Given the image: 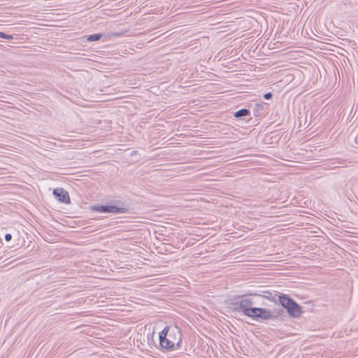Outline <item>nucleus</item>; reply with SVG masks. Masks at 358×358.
Returning a JSON list of instances; mask_svg holds the SVG:
<instances>
[{"instance_id":"obj_14","label":"nucleus","mask_w":358,"mask_h":358,"mask_svg":"<svg viewBox=\"0 0 358 358\" xmlns=\"http://www.w3.org/2000/svg\"><path fill=\"white\" fill-rule=\"evenodd\" d=\"M2 38L7 39V40H11V39H13L14 37L13 35L4 33V36H3Z\"/></svg>"},{"instance_id":"obj_7","label":"nucleus","mask_w":358,"mask_h":358,"mask_svg":"<svg viewBox=\"0 0 358 358\" xmlns=\"http://www.w3.org/2000/svg\"><path fill=\"white\" fill-rule=\"evenodd\" d=\"M53 195L55 199L63 203L69 204L71 199L69 192L62 187H57L53 189Z\"/></svg>"},{"instance_id":"obj_13","label":"nucleus","mask_w":358,"mask_h":358,"mask_svg":"<svg viewBox=\"0 0 358 358\" xmlns=\"http://www.w3.org/2000/svg\"><path fill=\"white\" fill-rule=\"evenodd\" d=\"M264 99H266V100H269L271 99H272L273 97V93L271 92H266L264 94L263 96Z\"/></svg>"},{"instance_id":"obj_12","label":"nucleus","mask_w":358,"mask_h":358,"mask_svg":"<svg viewBox=\"0 0 358 358\" xmlns=\"http://www.w3.org/2000/svg\"><path fill=\"white\" fill-rule=\"evenodd\" d=\"M243 304L244 308H259L258 307H252L254 304L253 301L251 299H244L240 301Z\"/></svg>"},{"instance_id":"obj_9","label":"nucleus","mask_w":358,"mask_h":358,"mask_svg":"<svg viewBox=\"0 0 358 358\" xmlns=\"http://www.w3.org/2000/svg\"><path fill=\"white\" fill-rule=\"evenodd\" d=\"M264 106L262 103H255L253 108V115L257 117H262L264 115Z\"/></svg>"},{"instance_id":"obj_11","label":"nucleus","mask_w":358,"mask_h":358,"mask_svg":"<svg viewBox=\"0 0 358 358\" xmlns=\"http://www.w3.org/2000/svg\"><path fill=\"white\" fill-rule=\"evenodd\" d=\"M148 344L150 348H156L159 349V344L154 339V334H148Z\"/></svg>"},{"instance_id":"obj_4","label":"nucleus","mask_w":358,"mask_h":358,"mask_svg":"<svg viewBox=\"0 0 358 358\" xmlns=\"http://www.w3.org/2000/svg\"><path fill=\"white\" fill-rule=\"evenodd\" d=\"M282 316L285 317V311L283 307L275 308L273 310L265 308H258L257 322L275 320Z\"/></svg>"},{"instance_id":"obj_15","label":"nucleus","mask_w":358,"mask_h":358,"mask_svg":"<svg viewBox=\"0 0 358 358\" xmlns=\"http://www.w3.org/2000/svg\"><path fill=\"white\" fill-rule=\"evenodd\" d=\"M4 238L6 241H10L12 239V235L10 234H6Z\"/></svg>"},{"instance_id":"obj_6","label":"nucleus","mask_w":358,"mask_h":358,"mask_svg":"<svg viewBox=\"0 0 358 358\" xmlns=\"http://www.w3.org/2000/svg\"><path fill=\"white\" fill-rule=\"evenodd\" d=\"M281 293H279L278 292L276 291H273V292H271L268 290H262L260 291L259 293H249L247 295L261 296L266 299H268L269 301L275 303H277L278 302V296Z\"/></svg>"},{"instance_id":"obj_8","label":"nucleus","mask_w":358,"mask_h":358,"mask_svg":"<svg viewBox=\"0 0 358 358\" xmlns=\"http://www.w3.org/2000/svg\"><path fill=\"white\" fill-rule=\"evenodd\" d=\"M112 36H120V34L116 33V34H102V33H97V34H93L91 35H89L87 37V41L89 42H94L97 41L99 40H101L102 41H106L109 40Z\"/></svg>"},{"instance_id":"obj_5","label":"nucleus","mask_w":358,"mask_h":358,"mask_svg":"<svg viewBox=\"0 0 358 358\" xmlns=\"http://www.w3.org/2000/svg\"><path fill=\"white\" fill-rule=\"evenodd\" d=\"M230 308L234 313L242 312L244 315L257 321L258 308H244L243 304L241 303L240 301L231 302Z\"/></svg>"},{"instance_id":"obj_10","label":"nucleus","mask_w":358,"mask_h":358,"mask_svg":"<svg viewBox=\"0 0 358 358\" xmlns=\"http://www.w3.org/2000/svg\"><path fill=\"white\" fill-rule=\"evenodd\" d=\"M250 115V110L248 108H241L234 113V116L236 118L245 120V117Z\"/></svg>"},{"instance_id":"obj_16","label":"nucleus","mask_w":358,"mask_h":358,"mask_svg":"<svg viewBox=\"0 0 358 358\" xmlns=\"http://www.w3.org/2000/svg\"><path fill=\"white\" fill-rule=\"evenodd\" d=\"M3 36H4V32L0 31V38H3Z\"/></svg>"},{"instance_id":"obj_1","label":"nucleus","mask_w":358,"mask_h":358,"mask_svg":"<svg viewBox=\"0 0 358 358\" xmlns=\"http://www.w3.org/2000/svg\"><path fill=\"white\" fill-rule=\"evenodd\" d=\"M182 333L177 326H166L159 334V350L162 352H171L182 347Z\"/></svg>"},{"instance_id":"obj_2","label":"nucleus","mask_w":358,"mask_h":358,"mask_svg":"<svg viewBox=\"0 0 358 358\" xmlns=\"http://www.w3.org/2000/svg\"><path fill=\"white\" fill-rule=\"evenodd\" d=\"M90 211L101 213L123 214L129 212V206L122 200H113L106 204L96 203L88 207Z\"/></svg>"},{"instance_id":"obj_18","label":"nucleus","mask_w":358,"mask_h":358,"mask_svg":"<svg viewBox=\"0 0 358 358\" xmlns=\"http://www.w3.org/2000/svg\"><path fill=\"white\" fill-rule=\"evenodd\" d=\"M137 153V151L134 150L131 152V155H134Z\"/></svg>"},{"instance_id":"obj_17","label":"nucleus","mask_w":358,"mask_h":358,"mask_svg":"<svg viewBox=\"0 0 358 358\" xmlns=\"http://www.w3.org/2000/svg\"><path fill=\"white\" fill-rule=\"evenodd\" d=\"M3 36H4V32L0 31V38H3Z\"/></svg>"},{"instance_id":"obj_3","label":"nucleus","mask_w":358,"mask_h":358,"mask_svg":"<svg viewBox=\"0 0 358 358\" xmlns=\"http://www.w3.org/2000/svg\"><path fill=\"white\" fill-rule=\"evenodd\" d=\"M278 303L292 318H299L303 313L302 307L287 294H280L278 296Z\"/></svg>"}]
</instances>
